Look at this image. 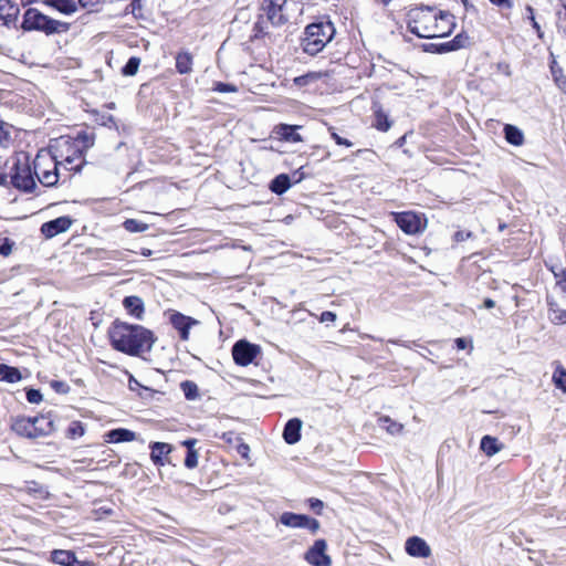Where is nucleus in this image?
<instances>
[{
    "instance_id": "1",
    "label": "nucleus",
    "mask_w": 566,
    "mask_h": 566,
    "mask_svg": "<svg viewBox=\"0 0 566 566\" xmlns=\"http://www.w3.org/2000/svg\"><path fill=\"white\" fill-rule=\"evenodd\" d=\"M408 17V30L418 38H443L455 27L454 17L450 12L431 7L413 8Z\"/></svg>"
},
{
    "instance_id": "2",
    "label": "nucleus",
    "mask_w": 566,
    "mask_h": 566,
    "mask_svg": "<svg viewBox=\"0 0 566 566\" xmlns=\"http://www.w3.org/2000/svg\"><path fill=\"white\" fill-rule=\"evenodd\" d=\"M111 344L114 349L129 356H139L150 352L156 340L154 333L142 325L115 322L109 329Z\"/></svg>"
},
{
    "instance_id": "3",
    "label": "nucleus",
    "mask_w": 566,
    "mask_h": 566,
    "mask_svg": "<svg viewBox=\"0 0 566 566\" xmlns=\"http://www.w3.org/2000/svg\"><path fill=\"white\" fill-rule=\"evenodd\" d=\"M286 0H263L258 20L253 27V38L269 34V24L280 27L286 23L287 18L283 12Z\"/></svg>"
},
{
    "instance_id": "4",
    "label": "nucleus",
    "mask_w": 566,
    "mask_h": 566,
    "mask_svg": "<svg viewBox=\"0 0 566 566\" xmlns=\"http://www.w3.org/2000/svg\"><path fill=\"white\" fill-rule=\"evenodd\" d=\"M22 29L24 31H41L46 35L65 33L70 30V23L50 18L38 9L30 8L24 12Z\"/></svg>"
},
{
    "instance_id": "5",
    "label": "nucleus",
    "mask_w": 566,
    "mask_h": 566,
    "mask_svg": "<svg viewBox=\"0 0 566 566\" xmlns=\"http://www.w3.org/2000/svg\"><path fill=\"white\" fill-rule=\"evenodd\" d=\"M335 28L332 22H317L306 27L302 39V49L310 55L319 53L333 39Z\"/></svg>"
},
{
    "instance_id": "6",
    "label": "nucleus",
    "mask_w": 566,
    "mask_h": 566,
    "mask_svg": "<svg viewBox=\"0 0 566 566\" xmlns=\"http://www.w3.org/2000/svg\"><path fill=\"white\" fill-rule=\"evenodd\" d=\"M9 185L23 192H32L36 189L33 163L28 156L17 157L8 175Z\"/></svg>"
},
{
    "instance_id": "7",
    "label": "nucleus",
    "mask_w": 566,
    "mask_h": 566,
    "mask_svg": "<svg viewBox=\"0 0 566 566\" xmlns=\"http://www.w3.org/2000/svg\"><path fill=\"white\" fill-rule=\"evenodd\" d=\"M33 170L36 179L44 187H53L63 176L56 157L48 151H40L33 159Z\"/></svg>"
},
{
    "instance_id": "8",
    "label": "nucleus",
    "mask_w": 566,
    "mask_h": 566,
    "mask_svg": "<svg viewBox=\"0 0 566 566\" xmlns=\"http://www.w3.org/2000/svg\"><path fill=\"white\" fill-rule=\"evenodd\" d=\"M280 522L283 525L292 528H307L313 534L319 530V522L304 514L284 512L280 516Z\"/></svg>"
},
{
    "instance_id": "9",
    "label": "nucleus",
    "mask_w": 566,
    "mask_h": 566,
    "mask_svg": "<svg viewBox=\"0 0 566 566\" xmlns=\"http://www.w3.org/2000/svg\"><path fill=\"white\" fill-rule=\"evenodd\" d=\"M260 354V347L247 340H239L232 347V356L235 364L248 366Z\"/></svg>"
},
{
    "instance_id": "10",
    "label": "nucleus",
    "mask_w": 566,
    "mask_h": 566,
    "mask_svg": "<svg viewBox=\"0 0 566 566\" xmlns=\"http://www.w3.org/2000/svg\"><path fill=\"white\" fill-rule=\"evenodd\" d=\"M327 544L325 539H317L313 546L306 552L305 559L312 566H329L332 559L326 555Z\"/></svg>"
},
{
    "instance_id": "11",
    "label": "nucleus",
    "mask_w": 566,
    "mask_h": 566,
    "mask_svg": "<svg viewBox=\"0 0 566 566\" xmlns=\"http://www.w3.org/2000/svg\"><path fill=\"white\" fill-rule=\"evenodd\" d=\"M395 220L398 227L408 234H415L422 229V219L411 211L397 213Z\"/></svg>"
},
{
    "instance_id": "12",
    "label": "nucleus",
    "mask_w": 566,
    "mask_h": 566,
    "mask_svg": "<svg viewBox=\"0 0 566 566\" xmlns=\"http://www.w3.org/2000/svg\"><path fill=\"white\" fill-rule=\"evenodd\" d=\"M12 430L21 436L29 439H38L41 438V434H38V428L35 424L34 417H18L12 422Z\"/></svg>"
},
{
    "instance_id": "13",
    "label": "nucleus",
    "mask_w": 566,
    "mask_h": 566,
    "mask_svg": "<svg viewBox=\"0 0 566 566\" xmlns=\"http://www.w3.org/2000/svg\"><path fill=\"white\" fill-rule=\"evenodd\" d=\"M71 226L72 219L70 217H59L54 220L43 223L41 227V232L46 238H53L59 233L67 231Z\"/></svg>"
},
{
    "instance_id": "14",
    "label": "nucleus",
    "mask_w": 566,
    "mask_h": 566,
    "mask_svg": "<svg viewBox=\"0 0 566 566\" xmlns=\"http://www.w3.org/2000/svg\"><path fill=\"white\" fill-rule=\"evenodd\" d=\"M170 323L179 332L180 338L182 340H188L190 328L198 324V321L179 312H174L170 315Z\"/></svg>"
},
{
    "instance_id": "15",
    "label": "nucleus",
    "mask_w": 566,
    "mask_h": 566,
    "mask_svg": "<svg viewBox=\"0 0 566 566\" xmlns=\"http://www.w3.org/2000/svg\"><path fill=\"white\" fill-rule=\"evenodd\" d=\"M406 552L413 557H428L431 554V548L427 542L418 536H411L406 541Z\"/></svg>"
},
{
    "instance_id": "16",
    "label": "nucleus",
    "mask_w": 566,
    "mask_h": 566,
    "mask_svg": "<svg viewBox=\"0 0 566 566\" xmlns=\"http://www.w3.org/2000/svg\"><path fill=\"white\" fill-rule=\"evenodd\" d=\"M20 9L11 0H0V20L4 25H15Z\"/></svg>"
},
{
    "instance_id": "17",
    "label": "nucleus",
    "mask_w": 566,
    "mask_h": 566,
    "mask_svg": "<svg viewBox=\"0 0 566 566\" xmlns=\"http://www.w3.org/2000/svg\"><path fill=\"white\" fill-rule=\"evenodd\" d=\"M302 421L298 418L290 419L284 427L283 438L286 443L294 444L301 439Z\"/></svg>"
},
{
    "instance_id": "18",
    "label": "nucleus",
    "mask_w": 566,
    "mask_h": 566,
    "mask_svg": "<svg viewBox=\"0 0 566 566\" xmlns=\"http://www.w3.org/2000/svg\"><path fill=\"white\" fill-rule=\"evenodd\" d=\"M84 163L83 151L76 148L72 155H67L62 161H59V165L60 168L62 167L67 171L78 172Z\"/></svg>"
},
{
    "instance_id": "19",
    "label": "nucleus",
    "mask_w": 566,
    "mask_h": 566,
    "mask_svg": "<svg viewBox=\"0 0 566 566\" xmlns=\"http://www.w3.org/2000/svg\"><path fill=\"white\" fill-rule=\"evenodd\" d=\"M298 128H301V126L280 124L275 127L274 132L280 137V139L284 142L300 143L303 139L301 135L297 133Z\"/></svg>"
},
{
    "instance_id": "20",
    "label": "nucleus",
    "mask_w": 566,
    "mask_h": 566,
    "mask_svg": "<svg viewBox=\"0 0 566 566\" xmlns=\"http://www.w3.org/2000/svg\"><path fill=\"white\" fill-rule=\"evenodd\" d=\"M44 4L53 8L65 15H72L77 11V3L75 0H41Z\"/></svg>"
},
{
    "instance_id": "21",
    "label": "nucleus",
    "mask_w": 566,
    "mask_h": 566,
    "mask_svg": "<svg viewBox=\"0 0 566 566\" xmlns=\"http://www.w3.org/2000/svg\"><path fill=\"white\" fill-rule=\"evenodd\" d=\"M106 438L107 441L112 443L129 442L137 440L136 433L125 428H117L108 431L106 433Z\"/></svg>"
},
{
    "instance_id": "22",
    "label": "nucleus",
    "mask_w": 566,
    "mask_h": 566,
    "mask_svg": "<svg viewBox=\"0 0 566 566\" xmlns=\"http://www.w3.org/2000/svg\"><path fill=\"white\" fill-rule=\"evenodd\" d=\"M468 43L469 36L467 34L460 33L455 35L451 41L440 43L439 46H437V53L457 51L467 46Z\"/></svg>"
},
{
    "instance_id": "23",
    "label": "nucleus",
    "mask_w": 566,
    "mask_h": 566,
    "mask_svg": "<svg viewBox=\"0 0 566 566\" xmlns=\"http://www.w3.org/2000/svg\"><path fill=\"white\" fill-rule=\"evenodd\" d=\"M125 310L137 319H140L144 314V302L138 296H126L123 301Z\"/></svg>"
},
{
    "instance_id": "24",
    "label": "nucleus",
    "mask_w": 566,
    "mask_h": 566,
    "mask_svg": "<svg viewBox=\"0 0 566 566\" xmlns=\"http://www.w3.org/2000/svg\"><path fill=\"white\" fill-rule=\"evenodd\" d=\"M150 459L157 465H164L163 457L171 452V446L165 442H154L150 444Z\"/></svg>"
},
{
    "instance_id": "25",
    "label": "nucleus",
    "mask_w": 566,
    "mask_h": 566,
    "mask_svg": "<svg viewBox=\"0 0 566 566\" xmlns=\"http://www.w3.org/2000/svg\"><path fill=\"white\" fill-rule=\"evenodd\" d=\"M193 56L187 51L176 55V70L179 74H189L192 71Z\"/></svg>"
},
{
    "instance_id": "26",
    "label": "nucleus",
    "mask_w": 566,
    "mask_h": 566,
    "mask_svg": "<svg viewBox=\"0 0 566 566\" xmlns=\"http://www.w3.org/2000/svg\"><path fill=\"white\" fill-rule=\"evenodd\" d=\"M51 560L60 566H74V564H78L72 551H54L52 552Z\"/></svg>"
},
{
    "instance_id": "27",
    "label": "nucleus",
    "mask_w": 566,
    "mask_h": 566,
    "mask_svg": "<svg viewBox=\"0 0 566 566\" xmlns=\"http://www.w3.org/2000/svg\"><path fill=\"white\" fill-rule=\"evenodd\" d=\"M35 418V424L38 428V434H41L42 437H46L51 434L55 428L53 419L51 418V415H41Z\"/></svg>"
},
{
    "instance_id": "28",
    "label": "nucleus",
    "mask_w": 566,
    "mask_h": 566,
    "mask_svg": "<svg viewBox=\"0 0 566 566\" xmlns=\"http://www.w3.org/2000/svg\"><path fill=\"white\" fill-rule=\"evenodd\" d=\"M480 448L488 457H492L501 451L502 444L496 438L484 436L481 440Z\"/></svg>"
},
{
    "instance_id": "29",
    "label": "nucleus",
    "mask_w": 566,
    "mask_h": 566,
    "mask_svg": "<svg viewBox=\"0 0 566 566\" xmlns=\"http://www.w3.org/2000/svg\"><path fill=\"white\" fill-rule=\"evenodd\" d=\"M290 187V177L285 174L276 176L270 185V189L276 195L284 193Z\"/></svg>"
},
{
    "instance_id": "30",
    "label": "nucleus",
    "mask_w": 566,
    "mask_h": 566,
    "mask_svg": "<svg viewBox=\"0 0 566 566\" xmlns=\"http://www.w3.org/2000/svg\"><path fill=\"white\" fill-rule=\"evenodd\" d=\"M504 133L505 138L510 144L514 146H520L523 144L524 136L523 133L517 127L507 124L504 127Z\"/></svg>"
},
{
    "instance_id": "31",
    "label": "nucleus",
    "mask_w": 566,
    "mask_h": 566,
    "mask_svg": "<svg viewBox=\"0 0 566 566\" xmlns=\"http://www.w3.org/2000/svg\"><path fill=\"white\" fill-rule=\"evenodd\" d=\"M0 376L8 382H17L21 379V373L18 368L0 364Z\"/></svg>"
},
{
    "instance_id": "32",
    "label": "nucleus",
    "mask_w": 566,
    "mask_h": 566,
    "mask_svg": "<svg viewBox=\"0 0 566 566\" xmlns=\"http://www.w3.org/2000/svg\"><path fill=\"white\" fill-rule=\"evenodd\" d=\"M374 126L380 132H387L391 127V122L388 115L379 107L375 109V124Z\"/></svg>"
},
{
    "instance_id": "33",
    "label": "nucleus",
    "mask_w": 566,
    "mask_h": 566,
    "mask_svg": "<svg viewBox=\"0 0 566 566\" xmlns=\"http://www.w3.org/2000/svg\"><path fill=\"white\" fill-rule=\"evenodd\" d=\"M549 319L554 324H566V310L559 308L556 304L549 303Z\"/></svg>"
},
{
    "instance_id": "34",
    "label": "nucleus",
    "mask_w": 566,
    "mask_h": 566,
    "mask_svg": "<svg viewBox=\"0 0 566 566\" xmlns=\"http://www.w3.org/2000/svg\"><path fill=\"white\" fill-rule=\"evenodd\" d=\"M379 422L380 426L390 434H399L403 430V426L401 423L395 422L388 417L380 418Z\"/></svg>"
},
{
    "instance_id": "35",
    "label": "nucleus",
    "mask_w": 566,
    "mask_h": 566,
    "mask_svg": "<svg viewBox=\"0 0 566 566\" xmlns=\"http://www.w3.org/2000/svg\"><path fill=\"white\" fill-rule=\"evenodd\" d=\"M123 227L126 231L136 233L148 230L149 226L136 219H127L124 221Z\"/></svg>"
},
{
    "instance_id": "36",
    "label": "nucleus",
    "mask_w": 566,
    "mask_h": 566,
    "mask_svg": "<svg viewBox=\"0 0 566 566\" xmlns=\"http://www.w3.org/2000/svg\"><path fill=\"white\" fill-rule=\"evenodd\" d=\"M555 386L566 392V370L562 367L555 369L553 374Z\"/></svg>"
},
{
    "instance_id": "37",
    "label": "nucleus",
    "mask_w": 566,
    "mask_h": 566,
    "mask_svg": "<svg viewBox=\"0 0 566 566\" xmlns=\"http://www.w3.org/2000/svg\"><path fill=\"white\" fill-rule=\"evenodd\" d=\"M139 64H140V59L136 57V56H132L127 61L125 66L123 67V71H122L123 74L126 75V76L135 75L137 73V71H138Z\"/></svg>"
},
{
    "instance_id": "38",
    "label": "nucleus",
    "mask_w": 566,
    "mask_h": 566,
    "mask_svg": "<svg viewBox=\"0 0 566 566\" xmlns=\"http://www.w3.org/2000/svg\"><path fill=\"white\" fill-rule=\"evenodd\" d=\"M181 388L187 399H195L198 395V387L192 381H184Z\"/></svg>"
},
{
    "instance_id": "39",
    "label": "nucleus",
    "mask_w": 566,
    "mask_h": 566,
    "mask_svg": "<svg viewBox=\"0 0 566 566\" xmlns=\"http://www.w3.org/2000/svg\"><path fill=\"white\" fill-rule=\"evenodd\" d=\"M562 9L558 10V28L563 31V33L566 35V0H558Z\"/></svg>"
},
{
    "instance_id": "40",
    "label": "nucleus",
    "mask_w": 566,
    "mask_h": 566,
    "mask_svg": "<svg viewBox=\"0 0 566 566\" xmlns=\"http://www.w3.org/2000/svg\"><path fill=\"white\" fill-rule=\"evenodd\" d=\"M198 458H199V454H198L197 450L187 451V455L185 459V467L188 469L196 468L198 465Z\"/></svg>"
},
{
    "instance_id": "41",
    "label": "nucleus",
    "mask_w": 566,
    "mask_h": 566,
    "mask_svg": "<svg viewBox=\"0 0 566 566\" xmlns=\"http://www.w3.org/2000/svg\"><path fill=\"white\" fill-rule=\"evenodd\" d=\"M84 434V428L80 422H73L67 429V436L70 438L82 437Z\"/></svg>"
},
{
    "instance_id": "42",
    "label": "nucleus",
    "mask_w": 566,
    "mask_h": 566,
    "mask_svg": "<svg viewBox=\"0 0 566 566\" xmlns=\"http://www.w3.org/2000/svg\"><path fill=\"white\" fill-rule=\"evenodd\" d=\"M43 399L42 394L38 389H29L27 391V400L30 403H40Z\"/></svg>"
},
{
    "instance_id": "43",
    "label": "nucleus",
    "mask_w": 566,
    "mask_h": 566,
    "mask_svg": "<svg viewBox=\"0 0 566 566\" xmlns=\"http://www.w3.org/2000/svg\"><path fill=\"white\" fill-rule=\"evenodd\" d=\"M331 136L339 146L352 147L353 143L346 138L340 137L333 127L329 128Z\"/></svg>"
},
{
    "instance_id": "44",
    "label": "nucleus",
    "mask_w": 566,
    "mask_h": 566,
    "mask_svg": "<svg viewBox=\"0 0 566 566\" xmlns=\"http://www.w3.org/2000/svg\"><path fill=\"white\" fill-rule=\"evenodd\" d=\"M308 504H310V507L316 513V514H321L322 510H323V502L318 499H315V497H311L308 500Z\"/></svg>"
},
{
    "instance_id": "45",
    "label": "nucleus",
    "mask_w": 566,
    "mask_h": 566,
    "mask_svg": "<svg viewBox=\"0 0 566 566\" xmlns=\"http://www.w3.org/2000/svg\"><path fill=\"white\" fill-rule=\"evenodd\" d=\"M214 91L220 93L235 92L237 87L231 84L219 82L216 84Z\"/></svg>"
},
{
    "instance_id": "46",
    "label": "nucleus",
    "mask_w": 566,
    "mask_h": 566,
    "mask_svg": "<svg viewBox=\"0 0 566 566\" xmlns=\"http://www.w3.org/2000/svg\"><path fill=\"white\" fill-rule=\"evenodd\" d=\"M104 0H78L77 7L80 6L83 9H92L95 6L102 3Z\"/></svg>"
},
{
    "instance_id": "47",
    "label": "nucleus",
    "mask_w": 566,
    "mask_h": 566,
    "mask_svg": "<svg viewBox=\"0 0 566 566\" xmlns=\"http://www.w3.org/2000/svg\"><path fill=\"white\" fill-rule=\"evenodd\" d=\"M336 321V314L331 311H325L319 316V322L322 323H328V322H335Z\"/></svg>"
},
{
    "instance_id": "48",
    "label": "nucleus",
    "mask_w": 566,
    "mask_h": 566,
    "mask_svg": "<svg viewBox=\"0 0 566 566\" xmlns=\"http://www.w3.org/2000/svg\"><path fill=\"white\" fill-rule=\"evenodd\" d=\"M80 140L82 142L83 147H85V148H88V147L93 146V144H94L93 138L90 137L87 134H80L77 136V142H80Z\"/></svg>"
},
{
    "instance_id": "49",
    "label": "nucleus",
    "mask_w": 566,
    "mask_h": 566,
    "mask_svg": "<svg viewBox=\"0 0 566 566\" xmlns=\"http://www.w3.org/2000/svg\"><path fill=\"white\" fill-rule=\"evenodd\" d=\"M490 1L501 9H511L512 8L511 0H490Z\"/></svg>"
},
{
    "instance_id": "50",
    "label": "nucleus",
    "mask_w": 566,
    "mask_h": 566,
    "mask_svg": "<svg viewBox=\"0 0 566 566\" xmlns=\"http://www.w3.org/2000/svg\"><path fill=\"white\" fill-rule=\"evenodd\" d=\"M471 237V232L457 231L454 233V240L457 242H463Z\"/></svg>"
},
{
    "instance_id": "51",
    "label": "nucleus",
    "mask_w": 566,
    "mask_h": 566,
    "mask_svg": "<svg viewBox=\"0 0 566 566\" xmlns=\"http://www.w3.org/2000/svg\"><path fill=\"white\" fill-rule=\"evenodd\" d=\"M128 387H129L130 390L135 391L139 387H142V385L138 382V380L133 375H129Z\"/></svg>"
},
{
    "instance_id": "52",
    "label": "nucleus",
    "mask_w": 566,
    "mask_h": 566,
    "mask_svg": "<svg viewBox=\"0 0 566 566\" xmlns=\"http://www.w3.org/2000/svg\"><path fill=\"white\" fill-rule=\"evenodd\" d=\"M525 12H526L525 18L527 20H530V22L536 21L535 15H534V9L531 6H526Z\"/></svg>"
},
{
    "instance_id": "53",
    "label": "nucleus",
    "mask_w": 566,
    "mask_h": 566,
    "mask_svg": "<svg viewBox=\"0 0 566 566\" xmlns=\"http://www.w3.org/2000/svg\"><path fill=\"white\" fill-rule=\"evenodd\" d=\"M0 185L1 186H9L8 174L1 167H0Z\"/></svg>"
},
{
    "instance_id": "54",
    "label": "nucleus",
    "mask_w": 566,
    "mask_h": 566,
    "mask_svg": "<svg viewBox=\"0 0 566 566\" xmlns=\"http://www.w3.org/2000/svg\"><path fill=\"white\" fill-rule=\"evenodd\" d=\"M0 253L3 255V256H7L11 253V244H9L8 242H4L1 247H0Z\"/></svg>"
},
{
    "instance_id": "55",
    "label": "nucleus",
    "mask_w": 566,
    "mask_h": 566,
    "mask_svg": "<svg viewBox=\"0 0 566 566\" xmlns=\"http://www.w3.org/2000/svg\"><path fill=\"white\" fill-rule=\"evenodd\" d=\"M197 443L196 439H187L182 442V446H185L188 451L195 450V444Z\"/></svg>"
},
{
    "instance_id": "56",
    "label": "nucleus",
    "mask_w": 566,
    "mask_h": 566,
    "mask_svg": "<svg viewBox=\"0 0 566 566\" xmlns=\"http://www.w3.org/2000/svg\"><path fill=\"white\" fill-rule=\"evenodd\" d=\"M455 345L458 349L462 350L467 348L468 342L467 339L460 337L455 339Z\"/></svg>"
},
{
    "instance_id": "57",
    "label": "nucleus",
    "mask_w": 566,
    "mask_h": 566,
    "mask_svg": "<svg viewBox=\"0 0 566 566\" xmlns=\"http://www.w3.org/2000/svg\"><path fill=\"white\" fill-rule=\"evenodd\" d=\"M557 85L559 88H562L564 92H566V77L560 76L555 78Z\"/></svg>"
},
{
    "instance_id": "58",
    "label": "nucleus",
    "mask_w": 566,
    "mask_h": 566,
    "mask_svg": "<svg viewBox=\"0 0 566 566\" xmlns=\"http://www.w3.org/2000/svg\"><path fill=\"white\" fill-rule=\"evenodd\" d=\"M52 386H53V388H55L57 391H63V392H65V391H66V389H65V387H66V386H65V384H64V382H61V381H54V382L52 384Z\"/></svg>"
},
{
    "instance_id": "59",
    "label": "nucleus",
    "mask_w": 566,
    "mask_h": 566,
    "mask_svg": "<svg viewBox=\"0 0 566 566\" xmlns=\"http://www.w3.org/2000/svg\"><path fill=\"white\" fill-rule=\"evenodd\" d=\"M531 24H532L533 29L536 31L537 35L539 38H542L543 36V32H542V29H541V25L538 24V22L534 21V22H531Z\"/></svg>"
},
{
    "instance_id": "60",
    "label": "nucleus",
    "mask_w": 566,
    "mask_h": 566,
    "mask_svg": "<svg viewBox=\"0 0 566 566\" xmlns=\"http://www.w3.org/2000/svg\"><path fill=\"white\" fill-rule=\"evenodd\" d=\"M483 306L485 308H493L495 306V302L491 298H485L483 302Z\"/></svg>"
},
{
    "instance_id": "61",
    "label": "nucleus",
    "mask_w": 566,
    "mask_h": 566,
    "mask_svg": "<svg viewBox=\"0 0 566 566\" xmlns=\"http://www.w3.org/2000/svg\"><path fill=\"white\" fill-rule=\"evenodd\" d=\"M437 46H439V44L431 43V44L426 45L424 50L429 51V52H436L437 53Z\"/></svg>"
},
{
    "instance_id": "62",
    "label": "nucleus",
    "mask_w": 566,
    "mask_h": 566,
    "mask_svg": "<svg viewBox=\"0 0 566 566\" xmlns=\"http://www.w3.org/2000/svg\"><path fill=\"white\" fill-rule=\"evenodd\" d=\"M249 450H250V448H249V446H248V444H242V446L240 447V449H239L240 453H241L243 457H245V455H247V453L249 452Z\"/></svg>"
},
{
    "instance_id": "63",
    "label": "nucleus",
    "mask_w": 566,
    "mask_h": 566,
    "mask_svg": "<svg viewBox=\"0 0 566 566\" xmlns=\"http://www.w3.org/2000/svg\"><path fill=\"white\" fill-rule=\"evenodd\" d=\"M151 253H153V252H151V250H149V249H143V250H142V255H144V256H150V255H151Z\"/></svg>"
},
{
    "instance_id": "64",
    "label": "nucleus",
    "mask_w": 566,
    "mask_h": 566,
    "mask_svg": "<svg viewBox=\"0 0 566 566\" xmlns=\"http://www.w3.org/2000/svg\"><path fill=\"white\" fill-rule=\"evenodd\" d=\"M7 137V133L3 130V128L0 126V144L2 143V139Z\"/></svg>"
}]
</instances>
